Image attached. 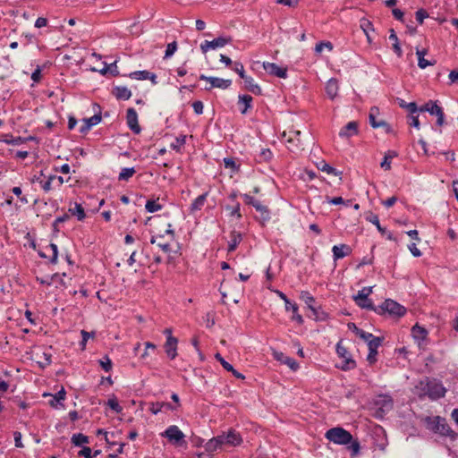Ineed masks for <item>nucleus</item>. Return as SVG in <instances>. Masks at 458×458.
<instances>
[{
	"label": "nucleus",
	"mask_w": 458,
	"mask_h": 458,
	"mask_svg": "<svg viewBox=\"0 0 458 458\" xmlns=\"http://www.w3.org/2000/svg\"><path fill=\"white\" fill-rule=\"evenodd\" d=\"M234 71L239 74L242 79H244L247 75L245 74L243 65L241 63L234 64Z\"/></svg>",
	"instance_id": "obj_62"
},
{
	"label": "nucleus",
	"mask_w": 458,
	"mask_h": 458,
	"mask_svg": "<svg viewBox=\"0 0 458 458\" xmlns=\"http://www.w3.org/2000/svg\"><path fill=\"white\" fill-rule=\"evenodd\" d=\"M371 293H372L371 286L370 287H363L354 296V301H355L356 304L363 309L374 310L372 302L368 298Z\"/></svg>",
	"instance_id": "obj_6"
},
{
	"label": "nucleus",
	"mask_w": 458,
	"mask_h": 458,
	"mask_svg": "<svg viewBox=\"0 0 458 458\" xmlns=\"http://www.w3.org/2000/svg\"><path fill=\"white\" fill-rule=\"evenodd\" d=\"M259 157L262 160H269L272 157V152L268 148H263L260 151Z\"/></svg>",
	"instance_id": "obj_63"
},
{
	"label": "nucleus",
	"mask_w": 458,
	"mask_h": 458,
	"mask_svg": "<svg viewBox=\"0 0 458 458\" xmlns=\"http://www.w3.org/2000/svg\"><path fill=\"white\" fill-rule=\"evenodd\" d=\"M381 309L391 315L402 317L405 313V309L393 300H386L381 306Z\"/></svg>",
	"instance_id": "obj_12"
},
{
	"label": "nucleus",
	"mask_w": 458,
	"mask_h": 458,
	"mask_svg": "<svg viewBox=\"0 0 458 458\" xmlns=\"http://www.w3.org/2000/svg\"><path fill=\"white\" fill-rule=\"evenodd\" d=\"M252 102V97L250 95H240L239 103L244 105V108L241 111L242 114H246L248 109L250 107Z\"/></svg>",
	"instance_id": "obj_44"
},
{
	"label": "nucleus",
	"mask_w": 458,
	"mask_h": 458,
	"mask_svg": "<svg viewBox=\"0 0 458 458\" xmlns=\"http://www.w3.org/2000/svg\"><path fill=\"white\" fill-rule=\"evenodd\" d=\"M431 429L437 433H439L442 436L445 437H451L452 438L455 437L454 432L452 430V428L449 427V425L446 423L445 420L437 416L431 420L430 422Z\"/></svg>",
	"instance_id": "obj_4"
},
{
	"label": "nucleus",
	"mask_w": 458,
	"mask_h": 458,
	"mask_svg": "<svg viewBox=\"0 0 458 458\" xmlns=\"http://www.w3.org/2000/svg\"><path fill=\"white\" fill-rule=\"evenodd\" d=\"M397 156V153L394 150H389L385 154L384 159L380 164V166L388 171L391 169V160Z\"/></svg>",
	"instance_id": "obj_34"
},
{
	"label": "nucleus",
	"mask_w": 458,
	"mask_h": 458,
	"mask_svg": "<svg viewBox=\"0 0 458 458\" xmlns=\"http://www.w3.org/2000/svg\"><path fill=\"white\" fill-rule=\"evenodd\" d=\"M301 299L305 302L308 308L312 311L316 319H323L322 316L318 315V309L314 306L315 299L309 292H301Z\"/></svg>",
	"instance_id": "obj_17"
},
{
	"label": "nucleus",
	"mask_w": 458,
	"mask_h": 458,
	"mask_svg": "<svg viewBox=\"0 0 458 458\" xmlns=\"http://www.w3.org/2000/svg\"><path fill=\"white\" fill-rule=\"evenodd\" d=\"M242 233L236 231H232L230 233V241L228 242V251H233L238 244L242 242Z\"/></svg>",
	"instance_id": "obj_28"
},
{
	"label": "nucleus",
	"mask_w": 458,
	"mask_h": 458,
	"mask_svg": "<svg viewBox=\"0 0 458 458\" xmlns=\"http://www.w3.org/2000/svg\"><path fill=\"white\" fill-rule=\"evenodd\" d=\"M335 259H340L351 253V248L345 244L335 245L332 249Z\"/></svg>",
	"instance_id": "obj_25"
},
{
	"label": "nucleus",
	"mask_w": 458,
	"mask_h": 458,
	"mask_svg": "<svg viewBox=\"0 0 458 458\" xmlns=\"http://www.w3.org/2000/svg\"><path fill=\"white\" fill-rule=\"evenodd\" d=\"M389 40L393 42V49L395 52V54L400 57L403 55V51L399 44L398 37L393 29L389 30Z\"/></svg>",
	"instance_id": "obj_35"
},
{
	"label": "nucleus",
	"mask_w": 458,
	"mask_h": 458,
	"mask_svg": "<svg viewBox=\"0 0 458 458\" xmlns=\"http://www.w3.org/2000/svg\"><path fill=\"white\" fill-rule=\"evenodd\" d=\"M243 80L244 86L247 90L256 95L261 94V88L255 82L253 78L246 76Z\"/></svg>",
	"instance_id": "obj_27"
},
{
	"label": "nucleus",
	"mask_w": 458,
	"mask_h": 458,
	"mask_svg": "<svg viewBox=\"0 0 458 458\" xmlns=\"http://www.w3.org/2000/svg\"><path fill=\"white\" fill-rule=\"evenodd\" d=\"M208 194V192H205V193L199 195L198 198H196L193 200V202L191 203V205L190 207V211L191 213H194L202 208V207L204 206V204L206 202Z\"/></svg>",
	"instance_id": "obj_30"
},
{
	"label": "nucleus",
	"mask_w": 458,
	"mask_h": 458,
	"mask_svg": "<svg viewBox=\"0 0 458 458\" xmlns=\"http://www.w3.org/2000/svg\"><path fill=\"white\" fill-rule=\"evenodd\" d=\"M107 405L117 413H120L123 411V408L118 403L116 398L108 399Z\"/></svg>",
	"instance_id": "obj_52"
},
{
	"label": "nucleus",
	"mask_w": 458,
	"mask_h": 458,
	"mask_svg": "<svg viewBox=\"0 0 458 458\" xmlns=\"http://www.w3.org/2000/svg\"><path fill=\"white\" fill-rule=\"evenodd\" d=\"M264 70L270 75L285 79L287 77V68L278 66L275 63L264 62L262 64Z\"/></svg>",
	"instance_id": "obj_13"
},
{
	"label": "nucleus",
	"mask_w": 458,
	"mask_h": 458,
	"mask_svg": "<svg viewBox=\"0 0 458 458\" xmlns=\"http://www.w3.org/2000/svg\"><path fill=\"white\" fill-rule=\"evenodd\" d=\"M192 107L197 114H201L203 113L204 106L201 101H194L192 103Z\"/></svg>",
	"instance_id": "obj_61"
},
{
	"label": "nucleus",
	"mask_w": 458,
	"mask_h": 458,
	"mask_svg": "<svg viewBox=\"0 0 458 458\" xmlns=\"http://www.w3.org/2000/svg\"><path fill=\"white\" fill-rule=\"evenodd\" d=\"M231 42L230 38L219 37L211 41L205 40L200 45L203 53H207L210 49H216L225 47Z\"/></svg>",
	"instance_id": "obj_10"
},
{
	"label": "nucleus",
	"mask_w": 458,
	"mask_h": 458,
	"mask_svg": "<svg viewBox=\"0 0 458 458\" xmlns=\"http://www.w3.org/2000/svg\"><path fill=\"white\" fill-rule=\"evenodd\" d=\"M199 80L206 81L210 83V88H207V89H210L212 88H218V89H225L229 88L232 84L231 80H225V79L217 78V77H209V76H206L204 74H201L199 76Z\"/></svg>",
	"instance_id": "obj_14"
},
{
	"label": "nucleus",
	"mask_w": 458,
	"mask_h": 458,
	"mask_svg": "<svg viewBox=\"0 0 458 458\" xmlns=\"http://www.w3.org/2000/svg\"><path fill=\"white\" fill-rule=\"evenodd\" d=\"M36 356L38 358L37 362L41 368H45L52 362V355L49 352H43L41 354L37 353Z\"/></svg>",
	"instance_id": "obj_36"
},
{
	"label": "nucleus",
	"mask_w": 458,
	"mask_h": 458,
	"mask_svg": "<svg viewBox=\"0 0 458 458\" xmlns=\"http://www.w3.org/2000/svg\"><path fill=\"white\" fill-rule=\"evenodd\" d=\"M427 54V51L425 49H419L416 50V55H418V65L421 69H425L429 65H433L434 62H430L427 59H425V55Z\"/></svg>",
	"instance_id": "obj_31"
},
{
	"label": "nucleus",
	"mask_w": 458,
	"mask_h": 458,
	"mask_svg": "<svg viewBox=\"0 0 458 458\" xmlns=\"http://www.w3.org/2000/svg\"><path fill=\"white\" fill-rule=\"evenodd\" d=\"M72 442L75 445H82L83 444H87L89 442V438L87 436L78 433L72 436Z\"/></svg>",
	"instance_id": "obj_45"
},
{
	"label": "nucleus",
	"mask_w": 458,
	"mask_h": 458,
	"mask_svg": "<svg viewBox=\"0 0 458 458\" xmlns=\"http://www.w3.org/2000/svg\"><path fill=\"white\" fill-rule=\"evenodd\" d=\"M130 77L135 80H150L153 84H157V76L155 73L149 72L148 71H136L130 74Z\"/></svg>",
	"instance_id": "obj_24"
},
{
	"label": "nucleus",
	"mask_w": 458,
	"mask_h": 458,
	"mask_svg": "<svg viewBox=\"0 0 458 458\" xmlns=\"http://www.w3.org/2000/svg\"><path fill=\"white\" fill-rule=\"evenodd\" d=\"M273 355L276 360L287 365L292 370L295 371L299 369V364L296 362V360L293 358L285 356L283 352H274Z\"/></svg>",
	"instance_id": "obj_19"
},
{
	"label": "nucleus",
	"mask_w": 458,
	"mask_h": 458,
	"mask_svg": "<svg viewBox=\"0 0 458 458\" xmlns=\"http://www.w3.org/2000/svg\"><path fill=\"white\" fill-rule=\"evenodd\" d=\"M366 219L370 222L371 224L375 225L377 228V230L383 234L385 235V233H386V228L382 227L380 225V223H379V219H378V216L377 215L372 213V212H369L367 214L366 216Z\"/></svg>",
	"instance_id": "obj_39"
},
{
	"label": "nucleus",
	"mask_w": 458,
	"mask_h": 458,
	"mask_svg": "<svg viewBox=\"0 0 458 458\" xmlns=\"http://www.w3.org/2000/svg\"><path fill=\"white\" fill-rule=\"evenodd\" d=\"M378 113H379V110L376 106H374L370 109L369 123L373 128H380L386 124L384 121H380V122L377 121L376 116L378 114Z\"/></svg>",
	"instance_id": "obj_32"
},
{
	"label": "nucleus",
	"mask_w": 458,
	"mask_h": 458,
	"mask_svg": "<svg viewBox=\"0 0 458 458\" xmlns=\"http://www.w3.org/2000/svg\"><path fill=\"white\" fill-rule=\"evenodd\" d=\"M220 443L223 447L225 446H236L239 445L242 439L241 436L234 430H229L227 434H222L218 436Z\"/></svg>",
	"instance_id": "obj_11"
},
{
	"label": "nucleus",
	"mask_w": 458,
	"mask_h": 458,
	"mask_svg": "<svg viewBox=\"0 0 458 458\" xmlns=\"http://www.w3.org/2000/svg\"><path fill=\"white\" fill-rule=\"evenodd\" d=\"M282 136L288 144V148L292 151L302 148L303 144L301 140V131L290 130L289 131H284Z\"/></svg>",
	"instance_id": "obj_5"
},
{
	"label": "nucleus",
	"mask_w": 458,
	"mask_h": 458,
	"mask_svg": "<svg viewBox=\"0 0 458 458\" xmlns=\"http://www.w3.org/2000/svg\"><path fill=\"white\" fill-rule=\"evenodd\" d=\"M430 381L428 379L420 381L414 388V393L419 397L423 398L428 395L427 390Z\"/></svg>",
	"instance_id": "obj_29"
},
{
	"label": "nucleus",
	"mask_w": 458,
	"mask_h": 458,
	"mask_svg": "<svg viewBox=\"0 0 458 458\" xmlns=\"http://www.w3.org/2000/svg\"><path fill=\"white\" fill-rule=\"evenodd\" d=\"M126 121L129 128L136 134L141 131V128L138 123V114L134 108L127 110Z\"/></svg>",
	"instance_id": "obj_16"
},
{
	"label": "nucleus",
	"mask_w": 458,
	"mask_h": 458,
	"mask_svg": "<svg viewBox=\"0 0 458 458\" xmlns=\"http://www.w3.org/2000/svg\"><path fill=\"white\" fill-rule=\"evenodd\" d=\"M318 169L328 174H334V175H340L342 173L337 172L334 167L327 164L325 161H321L317 164Z\"/></svg>",
	"instance_id": "obj_42"
},
{
	"label": "nucleus",
	"mask_w": 458,
	"mask_h": 458,
	"mask_svg": "<svg viewBox=\"0 0 458 458\" xmlns=\"http://www.w3.org/2000/svg\"><path fill=\"white\" fill-rule=\"evenodd\" d=\"M68 211L72 216H75L79 221H82L86 216L84 208L78 203H74L73 208L70 207Z\"/></svg>",
	"instance_id": "obj_33"
},
{
	"label": "nucleus",
	"mask_w": 458,
	"mask_h": 458,
	"mask_svg": "<svg viewBox=\"0 0 458 458\" xmlns=\"http://www.w3.org/2000/svg\"><path fill=\"white\" fill-rule=\"evenodd\" d=\"M374 405L377 408L376 416L383 418L394 407V401L388 394H378L374 400Z\"/></svg>",
	"instance_id": "obj_3"
},
{
	"label": "nucleus",
	"mask_w": 458,
	"mask_h": 458,
	"mask_svg": "<svg viewBox=\"0 0 458 458\" xmlns=\"http://www.w3.org/2000/svg\"><path fill=\"white\" fill-rule=\"evenodd\" d=\"M411 335L414 340L418 343L419 346H421L423 342L427 339L428 331L426 328L416 324L411 328Z\"/></svg>",
	"instance_id": "obj_20"
},
{
	"label": "nucleus",
	"mask_w": 458,
	"mask_h": 458,
	"mask_svg": "<svg viewBox=\"0 0 458 458\" xmlns=\"http://www.w3.org/2000/svg\"><path fill=\"white\" fill-rule=\"evenodd\" d=\"M44 395H47L45 394ZM52 398L49 401V405L53 408L58 409L59 407H64L63 401L65 399V390L64 387L60 391H58L55 394H49Z\"/></svg>",
	"instance_id": "obj_22"
},
{
	"label": "nucleus",
	"mask_w": 458,
	"mask_h": 458,
	"mask_svg": "<svg viewBox=\"0 0 458 458\" xmlns=\"http://www.w3.org/2000/svg\"><path fill=\"white\" fill-rule=\"evenodd\" d=\"M427 393H428L427 396L428 398H430L432 400H436V399L441 398L445 395V389L441 384L434 382V381H430L429 386H428Z\"/></svg>",
	"instance_id": "obj_15"
},
{
	"label": "nucleus",
	"mask_w": 458,
	"mask_h": 458,
	"mask_svg": "<svg viewBox=\"0 0 458 458\" xmlns=\"http://www.w3.org/2000/svg\"><path fill=\"white\" fill-rule=\"evenodd\" d=\"M336 352L339 357L343 358L342 369L349 370L355 367V361L351 358L347 349L341 343H338L336 345Z\"/></svg>",
	"instance_id": "obj_9"
},
{
	"label": "nucleus",
	"mask_w": 458,
	"mask_h": 458,
	"mask_svg": "<svg viewBox=\"0 0 458 458\" xmlns=\"http://www.w3.org/2000/svg\"><path fill=\"white\" fill-rule=\"evenodd\" d=\"M358 125V123L355 121L349 122L344 127H343L340 130L339 136L341 138H350L354 135H357L359 132Z\"/></svg>",
	"instance_id": "obj_18"
},
{
	"label": "nucleus",
	"mask_w": 458,
	"mask_h": 458,
	"mask_svg": "<svg viewBox=\"0 0 458 458\" xmlns=\"http://www.w3.org/2000/svg\"><path fill=\"white\" fill-rule=\"evenodd\" d=\"M79 455L83 456L84 458H92V450L89 447L85 446L79 452Z\"/></svg>",
	"instance_id": "obj_64"
},
{
	"label": "nucleus",
	"mask_w": 458,
	"mask_h": 458,
	"mask_svg": "<svg viewBox=\"0 0 458 458\" xmlns=\"http://www.w3.org/2000/svg\"><path fill=\"white\" fill-rule=\"evenodd\" d=\"M114 95L118 99L127 100L131 98V92L126 87H116L114 89Z\"/></svg>",
	"instance_id": "obj_38"
},
{
	"label": "nucleus",
	"mask_w": 458,
	"mask_h": 458,
	"mask_svg": "<svg viewBox=\"0 0 458 458\" xmlns=\"http://www.w3.org/2000/svg\"><path fill=\"white\" fill-rule=\"evenodd\" d=\"M46 250L47 251H50L51 252V256H50V261L52 263H56L57 262V257H58V248H57V245L55 244V243H50L47 248Z\"/></svg>",
	"instance_id": "obj_47"
},
{
	"label": "nucleus",
	"mask_w": 458,
	"mask_h": 458,
	"mask_svg": "<svg viewBox=\"0 0 458 458\" xmlns=\"http://www.w3.org/2000/svg\"><path fill=\"white\" fill-rule=\"evenodd\" d=\"M145 208L148 212L153 213L162 209V206L156 200H148Z\"/></svg>",
	"instance_id": "obj_46"
},
{
	"label": "nucleus",
	"mask_w": 458,
	"mask_h": 458,
	"mask_svg": "<svg viewBox=\"0 0 458 458\" xmlns=\"http://www.w3.org/2000/svg\"><path fill=\"white\" fill-rule=\"evenodd\" d=\"M382 340L380 337L372 336L371 339L367 343L369 351H377V348L380 346Z\"/></svg>",
	"instance_id": "obj_48"
},
{
	"label": "nucleus",
	"mask_w": 458,
	"mask_h": 458,
	"mask_svg": "<svg viewBox=\"0 0 458 458\" xmlns=\"http://www.w3.org/2000/svg\"><path fill=\"white\" fill-rule=\"evenodd\" d=\"M225 210L230 217L236 218L237 220L242 218L240 203H236L234 206H226Z\"/></svg>",
	"instance_id": "obj_37"
},
{
	"label": "nucleus",
	"mask_w": 458,
	"mask_h": 458,
	"mask_svg": "<svg viewBox=\"0 0 458 458\" xmlns=\"http://www.w3.org/2000/svg\"><path fill=\"white\" fill-rule=\"evenodd\" d=\"M100 366L103 368V369L106 372H109L112 369V361L111 360L106 356L102 360H99Z\"/></svg>",
	"instance_id": "obj_54"
},
{
	"label": "nucleus",
	"mask_w": 458,
	"mask_h": 458,
	"mask_svg": "<svg viewBox=\"0 0 458 458\" xmlns=\"http://www.w3.org/2000/svg\"><path fill=\"white\" fill-rule=\"evenodd\" d=\"M177 338L174 336H168L165 344V352L171 360H174L177 355Z\"/></svg>",
	"instance_id": "obj_21"
},
{
	"label": "nucleus",
	"mask_w": 458,
	"mask_h": 458,
	"mask_svg": "<svg viewBox=\"0 0 458 458\" xmlns=\"http://www.w3.org/2000/svg\"><path fill=\"white\" fill-rule=\"evenodd\" d=\"M223 445L220 443L218 436L216 437H213L212 439L208 440V442L206 444V449L208 452H215L218 449H222Z\"/></svg>",
	"instance_id": "obj_41"
},
{
	"label": "nucleus",
	"mask_w": 458,
	"mask_h": 458,
	"mask_svg": "<svg viewBox=\"0 0 458 458\" xmlns=\"http://www.w3.org/2000/svg\"><path fill=\"white\" fill-rule=\"evenodd\" d=\"M325 437L327 440L335 445L350 444L348 448L352 451V455H356L360 451L359 442L353 439L352 434L344 428H332L326 432Z\"/></svg>",
	"instance_id": "obj_1"
},
{
	"label": "nucleus",
	"mask_w": 458,
	"mask_h": 458,
	"mask_svg": "<svg viewBox=\"0 0 458 458\" xmlns=\"http://www.w3.org/2000/svg\"><path fill=\"white\" fill-rule=\"evenodd\" d=\"M186 136L180 135L175 139V142L171 144V148L177 152L181 151V148L185 144Z\"/></svg>",
	"instance_id": "obj_49"
},
{
	"label": "nucleus",
	"mask_w": 458,
	"mask_h": 458,
	"mask_svg": "<svg viewBox=\"0 0 458 458\" xmlns=\"http://www.w3.org/2000/svg\"><path fill=\"white\" fill-rule=\"evenodd\" d=\"M161 437L167 438L169 443L177 447L184 446L187 444L184 433L176 425L169 426L161 433Z\"/></svg>",
	"instance_id": "obj_2"
},
{
	"label": "nucleus",
	"mask_w": 458,
	"mask_h": 458,
	"mask_svg": "<svg viewBox=\"0 0 458 458\" xmlns=\"http://www.w3.org/2000/svg\"><path fill=\"white\" fill-rule=\"evenodd\" d=\"M88 124H90V127L97 125L101 121V116L98 114H95L88 119H84Z\"/></svg>",
	"instance_id": "obj_60"
},
{
	"label": "nucleus",
	"mask_w": 458,
	"mask_h": 458,
	"mask_svg": "<svg viewBox=\"0 0 458 458\" xmlns=\"http://www.w3.org/2000/svg\"><path fill=\"white\" fill-rule=\"evenodd\" d=\"M136 173L133 167H125L123 168L119 174L118 180L119 181H128L131 177L134 175Z\"/></svg>",
	"instance_id": "obj_43"
},
{
	"label": "nucleus",
	"mask_w": 458,
	"mask_h": 458,
	"mask_svg": "<svg viewBox=\"0 0 458 458\" xmlns=\"http://www.w3.org/2000/svg\"><path fill=\"white\" fill-rule=\"evenodd\" d=\"M421 112H428L432 115L437 117V123L441 126L444 124V112L443 109L435 102L428 101L420 108Z\"/></svg>",
	"instance_id": "obj_8"
},
{
	"label": "nucleus",
	"mask_w": 458,
	"mask_h": 458,
	"mask_svg": "<svg viewBox=\"0 0 458 458\" xmlns=\"http://www.w3.org/2000/svg\"><path fill=\"white\" fill-rule=\"evenodd\" d=\"M293 312L292 319L301 324L303 322L302 317L298 313V306L296 303L290 302V310Z\"/></svg>",
	"instance_id": "obj_50"
},
{
	"label": "nucleus",
	"mask_w": 458,
	"mask_h": 458,
	"mask_svg": "<svg viewBox=\"0 0 458 458\" xmlns=\"http://www.w3.org/2000/svg\"><path fill=\"white\" fill-rule=\"evenodd\" d=\"M176 49H177V44L175 41L169 43L166 47V50H165L164 58L171 57L174 54Z\"/></svg>",
	"instance_id": "obj_53"
},
{
	"label": "nucleus",
	"mask_w": 458,
	"mask_h": 458,
	"mask_svg": "<svg viewBox=\"0 0 458 458\" xmlns=\"http://www.w3.org/2000/svg\"><path fill=\"white\" fill-rule=\"evenodd\" d=\"M224 164L226 168L232 169L233 172L238 170V165L233 158H225Z\"/></svg>",
	"instance_id": "obj_58"
},
{
	"label": "nucleus",
	"mask_w": 458,
	"mask_h": 458,
	"mask_svg": "<svg viewBox=\"0 0 458 458\" xmlns=\"http://www.w3.org/2000/svg\"><path fill=\"white\" fill-rule=\"evenodd\" d=\"M150 243L157 244V246L160 248L165 253H169L171 251L170 242L164 241L163 234L152 235Z\"/></svg>",
	"instance_id": "obj_23"
},
{
	"label": "nucleus",
	"mask_w": 458,
	"mask_h": 458,
	"mask_svg": "<svg viewBox=\"0 0 458 458\" xmlns=\"http://www.w3.org/2000/svg\"><path fill=\"white\" fill-rule=\"evenodd\" d=\"M163 408H165L168 410L175 409V407H173L170 403H151V405L149 407V411L153 414H157L158 412H160L162 411Z\"/></svg>",
	"instance_id": "obj_40"
},
{
	"label": "nucleus",
	"mask_w": 458,
	"mask_h": 458,
	"mask_svg": "<svg viewBox=\"0 0 458 458\" xmlns=\"http://www.w3.org/2000/svg\"><path fill=\"white\" fill-rule=\"evenodd\" d=\"M244 201L248 205H251L258 212L260 213L261 217L264 221H268L270 219V215L267 208L264 206L260 201L255 199L250 194H242Z\"/></svg>",
	"instance_id": "obj_7"
},
{
	"label": "nucleus",
	"mask_w": 458,
	"mask_h": 458,
	"mask_svg": "<svg viewBox=\"0 0 458 458\" xmlns=\"http://www.w3.org/2000/svg\"><path fill=\"white\" fill-rule=\"evenodd\" d=\"M360 28L364 31L366 36H368L369 30H373L372 23L367 19H362L360 21Z\"/></svg>",
	"instance_id": "obj_57"
},
{
	"label": "nucleus",
	"mask_w": 458,
	"mask_h": 458,
	"mask_svg": "<svg viewBox=\"0 0 458 458\" xmlns=\"http://www.w3.org/2000/svg\"><path fill=\"white\" fill-rule=\"evenodd\" d=\"M415 15H416V20L418 21V22L422 24L424 21V19L428 17V13L423 9H420L416 12Z\"/></svg>",
	"instance_id": "obj_59"
},
{
	"label": "nucleus",
	"mask_w": 458,
	"mask_h": 458,
	"mask_svg": "<svg viewBox=\"0 0 458 458\" xmlns=\"http://www.w3.org/2000/svg\"><path fill=\"white\" fill-rule=\"evenodd\" d=\"M325 47H327L328 50L333 49V46L330 42H319L318 44L316 45L315 51L316 53L319 54L323 51V49H325Z\"/></svg>",
	"instance_id": "obj_56"
},
{
	"label": "nucleus",
	"mask_w": 458,
	"mask_h": 458,
	"mask_svg": "<svg viewBox=\"0 0 458 458\" xmlns=\"http://www.w3.org/2000/svg\"><path fill=\"white\" fill-rule=\"evenodd\" d=\"M338 89H339V86H338V81H337V80H335V79H330V80L327 82V85H326V92H327V96H328L331 99H334V98L337 96Z\"/></svg>",
	"instance_id": "obj_26"
},
{
	"label": "nucleus",
	"mask_w": 458,
	"mask_h": 458,
	"mask_svg": "<svg viewBox=\"0 0 458 458\" xmlns=\"http://www.w3.org/2000/svg\"><path fill=\"white\" fill-rule=\"evenodd\" d=\"M215 358L216 359V360H218L220 362V364L223 366V368L229 371V370H233V366L227 362L222 356L220 353H216L215 355Z\"/></svg>",
	"instance_id": "obj_55"
},
{
	"label": "nucleus",
	"mask_w": 458,
	"mask_h": 458,
	"mask_svg": "<svg viewBox=\"0 0 458 458\" xmlns=\"http://www.w3.org/2000/svg\"><path fill=\"white\" fill-rule=\"evenodd\" d=\"M81 334L82 336V340H81L80 345H81V349L84 350L89 339L93 338L95 336V332H87L85 330H81Z\"/></svg>",
	"instance_id": "obj_51"
}]
</instances>
